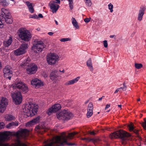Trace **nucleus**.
Instances as JSON below:
<instances>
[{"instance_id":"1","label":"nucleus","mask_w":146,"mask_h":146,"mask_svg":"<svg viewBox=\"0 0 146 146\" xmlns=\"http://www.w3.org/2000/svg\"><path fill=\"white\" fill-rule=\"evenodd\" d=\"M78 133L77 132H74L69 133L67 136L64 135L54 137L43 146H62L65 145L68 146L76 145L75 143H68L67 140L72 139Z\"/></svg>"},{"instance_id":"2","label":"nucleus","mask_w":146,"mask_h":146,"mask_svg":"<svg viewBox=\"0 0 146 146\" xmlns=\"http://www.w3.org/2000/svg\"><path fill=\"white\" fill-rule=\"evenodd\" d=\"M130 135L127 132L122 130H120L111 133L110 135L111 138H119L121 139L123 143L126 144L127 143L128 137Z\"/></svg>"},{"instance_id":"3","label":"nucleus","mask_w":146,"mask_h":146,"mask_svg":"<svg viewBox=\"0 0 146 146\" xmlns=\"http://www.w3.org/2000/svg\"><path fill=\"white\" fill-rule=\"evenodd\" d=\"M38 108V106L37 105L29 103V104L26 105L23 110L27 117H31L37 114Z\"/></svg>"},{"instance_id":"4","label":"nucleus","mask_w":146,"mask_h":146,"mask_svg":"<svg viewBox=\"0 0 146 146\" xmlns=\"http://www.w3.org/2000/svg\"><path fill=\"white\" fill-rule=\"evenodd\" d=\"M57 118L59 120L67 121L73 117V114L68 110H64L56 114Z\"/></svg>"},{"instance_id":"5","label":"nucleus","mask_w":146,"mask_h":146,"mask_svg":"<svg viewBox=\"0 0 146 146\" xmlns=\"http://www.w3.org/2000/svg\"><path fill=\"white\" fill-rule=\"evenodd\" d=\"M0 17L7 23L11 24L13 22L12 18L9 10L5 8H2Z\"/></svg>"},{"instance_id":"6","label":"nucleus","mask_w":146,"mask_h":146,"mask_svg":"<svg viewBox=\"0 0 146 146\" xmlns=\"http://www.w3.org/2000/svg\"><path fill=\"white\" fill-rule=\"evenodd\" d=\"M17 33L19 37L22 40L28 41L31 37L30 32L24 28H21L19 29Z\"/></svg>"},{"instance_id":"7","label":"nucleus","mask_w":146,"mask_h":146,"mask_svg":"<svg viewBox=\"0 0 146 146\" xmlns=\"http://www.w3.org/2000/svg\"><path fill=\"white\" fill-rule=\"evenodd\" d=\"M14 89H19L20 92L25 94L29 91V88L27 85L21 81H16L13 86Z\"/></svg>"},{"instance_id":"8","label":"nucleus","mask_w":146,"mask_h":146,"mask_svg":"<svg viewBox=\"0 0 146 146\" xmlns=\"http://www.w3.org/2000/svg\"><path fill=\"white\" fill-rule=\"evenodd\" d=\"M10 134V132L5 131L0 135V146H14V144L9 145L8 143H3V142L9 139Z\"/></svg>"},{"instance_id":"9","label":"nucleus","mask_w":146,"mask_h":146,"mask_svg":"<svg viewBox=\"0 0 146 146\" xmlns=\"http://www.w3.org/2000/svg\"><path fill=\"white\" fill-rule=\"evenodd\" d=\"M28 48L27 43L22 44L18 49L13 51V53L16 56H19L25 54L26 50Z\"/></svg>"},{"instance_id":"10","label":"nucleus","mask_w":146,"mask_h":146,"mask_svg":"<svg viewBox=\"0 0 146 146\" xmlns=\"http://www.w3.org/2000/svg\"><path fill=\"white\" fill-rule=\"evenodd\" d=\"M43 42L42 41H38L34 44L32 48V50L35 52L39 53L45 47Z\"/></svg>"},{"instance_id":"11","label":"nucleus","mask_w":146,"mask_h":146,"mask_svg":"<svg viewBox=\"0 0 146 146\" xmlns=\"http://www.w3.org/2000/svg\"><path fill=\"white\" fill-rule=\"evenodd\" d=\"M59 56L54 53H52L47 55L46 60L48 63L50 65L55 64L58 60Z\"/></svg>"},{"instance_id":"12","label":"nucleus","mask_w":146,"mask_h":146,"mask_svg":"<svg viewBox=\"0 0 146 146\" xmlns=\"http://www.w3.org/2000/svg\"><path fill=\"white\" fill-rule=\"evenodd\" d=\"M12 97L14 103L16 105L21 104L22 100L21 93L20 92H15L12 94Z\"/></svg>"},{"instance_id":"13","label":"nucleus","mask_w":146,"mask_h":146,"mask_svg":"<svg viewBox=\"0 0 146 146\" xmlns=\"http://www.w3.org/2000/svg\"><path fill=\"white\" fill-rule=\"evenodd\" d=\"M3 76L4 78L11 80L13 76V72L10 68L8 66H5L3 70Z\"/></svg>"},{"instance_id":"14","label":"nucleus","mask_w":146,"mask_h":146,"mask_svg":"<svg viewBox=\"0 0 146 146\" xmlns=\"http://www.w3.org/2000/svg\"><path fill=\"white\" fill-rule=\"evenodd\" d=\"M61 106L60 104H56L50 108L47 111V113L50 115L52 113H55L60 110L61 108Z\"/></svg>"},{"instance_id":"15","label":"nucleus","mask_w":146,"mask_h":146,"mask_svg":"<svg viewBox=\"0 0 146 146\" xmlns=\"http://www.w3.org/2000/svg\"><path fill=\"white\" fill-rule=\"evenodd\" d=\"M37 66L35 64H30L29 67L26 69L27 73L29 74H35L37 71Z\"/></svg>"},{"instance_id":"16","label":"nucleus","mask_w":146,"mask_h":146,"mask_svg":"<svg viewBox=\"0 0 146 146\" xmlns=\"http://www.w3.org/2000/svg\"><path fill=\"white\" fill-rule=\"evenodd\" d=\"M47 129L45 125L43 124H39L36 126L35 128V130L38 133L42 134L44 132L46 131Z\"/></svg>"},{"instance_id":"17","label":"nucleus","mask_w":146,"mask_h":146,"mask_svg":"<svg viewBox=\"0 0 146 146\" xmlns=\"http://www.w3.org/2000/svg\"><path fill=\"white\" fill-rule=\"evenodd\" d=\"M31 84L36 88L40 87L43 85L41 81L37 78H35L32 80L31 81Z\"/></svg>"},{"instance_id":"18","label":"nucleus","mask_w":146,"mask_h":146,"mask_svg":"<svg viewBox=\"0 0 146 146\" xmlns=\"http://www.w3.org/2000/svg\"><path fill=\"white\" fill-rule=\"evenodd\" d=\"M7 100L2 98L0 104V112L3 113L7 105Z\"/></svg>"},{"instance_id":"19","label":"nucleus","mask_w":146,"mask_h":146,"mask_svg":"<svg viewBox=\"0 0 146 146\" xmlns=\"http://www.w3.org/2000/svg\"><path fill=\"white\" fill-rule=\"evenodd\" d=\"M145 10V7L143 6L141 7L139 11L137 17V19L139 21H141L142 20L143 16L144 14Z\"/></svg>"},{"instance_id":"20","label":"nucleus","mask_w":146,"mask_h":146,"mask_svg":"<svg viewBox=\"0 0 146 146\" xmlns=\"http://www.w3.org/2000/svg\"><path fill=\"white\" fill-rule=\"evenodd\" d=\"M49 6L53 13H56L60 7L59 5L54 3H52V1L50 2Z\"/></svg>"},{"instance_id":"21","label":"nucleus","mask_w":146,"mask_h":146,"mask_svg":"<svg viewBox=\"0 0 146 146\" xmlns=\"http://www.w3.org/2000/svg\"><path fill=\"white\" fill-rule=\"evenodd\" d=\"M58 76L59 75L57 70H55L54 71H53L51 72L50 77V79L53 80L57 78Z\"/></svg>"},{"instance_id":"22","label":"nucleus","mask_w":146,"mask_h":146,"mask_svg":"<svg viewBox=\"0 0 146 146\" xmlns=\"http://www.w3.org/2000/svg\"><path fill=\"white\" fill-rule=\"evenodd\" d=\"M40 118V117L38 116L27 123V124L30 125H34L39 122Z\"/></svg>"},{"instance_id":"23","label":"nucleus","mask_w":146,"mask_h":146,"mask_svg":"<svg viewBox=\"0 0 146 146\" xmlns=\"http://www.w3.org/2000/svg\"><path fill=\"white\" fill-rule=\"evenodd\" d=\"M30 60V59L29 58H28L26 59H25L21 64V66L23 67L24 68L25 66L29 67V62Z\"/></svg>"},{"instance_id":"24","label":"nucleus","mask_w":146,"mask_h":146,"mask_svg":"<svg viewBox=\"0 0 146 146\" xmlns=\"http://www.w3.org/2000/svg\"><path fill=\"white\" fill-rule=\"evenodd\" d=\"M25 3L27 6L29 12L31 13H33L34 12V9L33 6V3H30L29 1L25 2Z\"/></svg>"},{"instance_id":"25","label":"nucleus","mask_w":146,"mask_h":146,"mask_svg":"<svg viewBox=\"0 0 146 146\" xmlns=\"http://www.w3.org/2000/svg\"><path fill=\"white\" fill-rule=\"evenodd\" d=\"M80 78V77L78 76L76 77L75 78L72 79V80L69 81L65 83L66 85H69L74 84V83L76 82L79 80Z\"/></svg>"},{"instance_id":"26","label":"nucleus","mask_w":146,"mask_h":146,"mask_svg":"<svg viewBox=\"0 0 146 146\" xmlns=\"http://www.w3.org/2000/svg\"><path fill=\"white\" fill-rule=\"evenodd\" d=\"M86 65L90 71L92 72L94 69L92 66V63L91 58H90L86 62Z\"/></svg>"},{"instance_id":"27","label":"nucleus","mask_w":146,"mask_h":146,"mask_svg":"<svg viewBox=\"0 0 146 146\" xmlns=\"http://www.w3.org/2000/svg\"><path fill=\"white\" fill-rule=\"evenodd\" d=\"M12 38L11 37H9V39L7 40L4 41L3 42V44L5 47H8L9 46L12 42Z\"/></svg>"},{"instance_id":"28","label":"nucleus","mask_w":146,"mask_h":146,"mask_svg":"<svg viewBox=\"0 0 146 146\" xmlns=\"http://www.w3.org/2000/svg\"><path fill=\"white\" fill-rule=\"evenodd\" d=\"M9 4L8 0H0V5L3 6H7Z\"/></svg>"},{"instance_id":"29","label":"nucleus","mask_w":146,"mask_h":146,"mask_svg":"<svg viewBox=\"0 0 146 146\" xmlns=\"http://www.w3.org/2000/svg\"><path fill=\"white\" fill-rule=\"evenodd\" d=\"M72 23L73 26L76 29H79V27L78 25V23L76 21L75 19L74 18L72 17Z\"/></svg>"},{"instance_id":"30","label":"nucleus","mask_w":146,"mask_h":146,"mask_svg":"<svg viewBox=\"0 0 146 146\" xmlns=\"http://www.w3.org/2000/svg\"><path fill=\"white\" fill-rule=\"evenodd\" d=\"M84 140H85L86 141V142H89L92 141L94 143L97 142V139H95L94 138H85L83 139Z\"/></svg>"},{"instance_id":"31","label":"nucleus","mask_w":146,"mask_h":146,"mask_svg":"<svg viewBox=\"0 0 146 146\" xmlns=\"http://www.w3.org/2000/svg\"><path fill=\"white\" fill-rule=\"evenodd\" d=\"M129 130L130 131H133L136 134H137L138 133L139 131L135 129V127H134L132 125H129Z\"/></svg>"},{"instance_id":"32","label":"nucleus","mask_w":146,"mask_h":146,"mask_svg":"<svg viewBox=\"0 0 146 146\" xmlns=\"http://www.w3.org/2000/svg\"><path fill=\"white\" fill-rule=\"evenodd\" d=\"M20 132L21 135L26 136L29 133V131L27 129H24L21 130L20 131Z\"/></svg>"},{"instance_id":"33","label":"nucleus","mask_w":146,"mask_h":146,"mask_svg":"<svg viewBox=\"0 0 146 146\" xmlns=\"http://www.w3.org/2000/svg\"><path fill=\"white\" fill-rule=\"evenodd\" d=\"M18 125V123H17L12 122L11 123H8L6 127L7 128L11 129V127L13 125L17 126Z\"/></svg>"},{"instance_id":"34","label":"nucleus","mask_w":146,"mask_h":146,"mask_svg":"<svg viewBox=\"0 0 146 146\" xmlns=\"http://www.w3.org/2000/svg\"><path fill=\"white\" fill-rule=\"evenodd\" d=\"M123 87H121L119 88H118L114 92V94H116L119 91L121 90V89H122L123 91L126 90L127 87L125 85V82H124L123 83Z\"/></svg>"},{"instance_id":"35","label":"nucleus","mask_w":146,"mask_h":146,"mask_svg":"<svg viewBox=\"0 0 146 146\" xmlns=\"http://www.w3.org/2000/svg\"><path fill=\"white\" fill-rule=\"evenodd\" d=\"M5 118L6 120L8 121L13 120L15 118L14 116L10 114L6 115L5 116Z\"/></svg>"},{"instance_id":"36","label":"nucleus","mask_w":146,"mask_h":146,"mask_svg":"<svg viewBox=\"0 0 146 146\" xmlns=\"http://www.w3.org/2000/svg\"><path fill=\"white\" fill-rule=\"evenodd\" d=\"M69 1V7L71 10H72L73 8V0H68Z\"/></svg>"},{"instance_id":"37","label":"nucleus","mask_w":146,"mask_h":146,"mask_svg":"<svg viewBox=\"0 0 146 146\" xmlns=\"http://www.w3.org/2000/svg\"><path fill=\"white\" fill-rule=\"evenodd\" d=\"M135 67L136 68L139 69L143 67V65L141 63H135Z\"/></svg>"},{"instance_id":"38","label":"nucleus","mask_w":146,"mask_h":146,"mask_svg":"<svg viewBox=\"0 0 146 146\" xmlns=\"http://www.w3.org/2000/svg\"><path fill=\"white\" fill-rule=\"evenodd\" d=\"M93 114V111H91L89 110H88V112L86 114V116L87 118L90 117Z\"/></svg>"},{"instance_id":"39","label":"nucleus","mask_w":146,"mask_h":146,"mask_svg":"<svg viewBox=\"0 0 146 146\" xmlns=\"http://www.w3.org/2000/svg\"><path fill=\"white\" fill-rule=\"evenodd\" d=\"M144 121L141 123V125L144 129L146 130V119L145 118L144 119Z\"/></svg>"},{"instance_id":"40","label":"nucleus","mask_w":146,"mask_h":146,"mask_svg":"<svg viewBox=\"0 0 146 146\" xmlns=\"http://www.w3.org/2000/svg\"><path fill=\"white\" fill-rule=\"evenodd\" d=\"M85 0V3L86 5L88 6H91L92 3V2L91 1V0Z\"/></svg>"},{"instance_id":"41","label":"nucleus","mask_w":146,"mask_h":146,"mask_svg":"<svg viewBox=\"0 0 146 146\" xmlns=\"http://www.w3.org/2000/svg\"><path fill=\"white\" fill-rule=\"evenodd\" d=\"M108 8L110 10L111 12H112L113 11V5L111 4V3H110L108 5Z\"/></svg>"},{"instance_id":"42","label":"nucleus","mask_w":146,"mask_h":146,"mask_svg":"<svg viewBox=\"0 0 146 146\" xmlns=\"http://www.w3.org/2000/svg\"><path fill=\"white\" fill-rule=\"evenodd\" d=\"M71 40L69 38H62L60 39V41L61 42H64L68 41H70Z\"/></svg>"},{"instance_id":"43","label":"nucleus","mask_w":146,"mask_h":146,"mask_svg":"<svg viewBox=\"0 0 146 146\" xmlns=\"http://www.w3.org/2000/svg\"><path fill=\"white\" fill-rule=\"evenodd\" d=\"M29 17L35 19H38V16L36 14L33 15H30Z\"/></svg>"},{"instance_id":"44","label":"nucleus","mask_w":146,"mask_h":146,"mask_svg":"<svg viewBox=\"0 0 146 146\" xmlns=\"http://www.w3.org/2000/svg\"><path fill=\"white\" fill-rule=\"evenodd\" d=\"M52 1V3H60V0H54L53 1Z\"/></svg>"},{"instance_id":"45","label":"nucleus","mask_w":146,"mask_h":146,"mask_svg":"<svg viewBox=\"0 0 146 146\" xmlns=\"http://www.w3.org/2000/svg\"><path fill=\"white\" fill-rule=\"evenodd\" d=\"M103 44L104 47L105 48H107L108 46V44L107 41L106 40H105L103 41Z\"/></svg>"},{"instance_id":"46","label":"nucleus","mask_w":146,"mask_h":146,"mask_svg":"<svg viewBox=\"0 0 146 146\" xmlns=\"http://www.w3.org/2000/svg\"><path fill=\"white\" fill-rule=\"evenodd\" d=\"M91 18H86L84 19V21L86 23H88L90 21Z\"/></svg>"},{"instance_id":"47","label":"nucleus","mask_w":146,"mask_h":146,"mask_svg":"<svg viewBox=\"0 0 146 146\" xmlns=\"http://www.w3.org/2000/svg\"><path fill=\"white\" fill-rule=\"evenodd\" d=\"M4 126V124L3 123H0V129H1L3 128Z\"/></svg>"},{"instance_id":"48","label":"nucleus","mask_w":146,"mask_h":146,"mask_svg":"<svg viewBox=\"0 0 146 146\" xmlns=\"http://www.w3.org/2000/svg\"><path fill=\"white\" fill-rule=\"evenodd\" d=\"M110 107V104H107L106 105L105 108V110H106L107 108H109Z\"/></svg>"},{"instance_id":"49","label":"nucleus","mask_w":146,"mask_h":146,"mask_svg":"<svg viewBox=\"0 0 146 146\" xmlns=\"http://www.w3.org/2000/svg\"><path fill=\"white\" fill-rule=\"evenodd\" d=\"M38 19L39 18H42L43 17V16L41 14H38Z\"/></svg>"},{"instance_id":"50","label":"nucleus","mask_w":146,"mask_h":146,"mask_svg":"<svg viewBox=\"0 0 146 146\" xmlns=\"http://www.w3.org/2000/svg\"><path fill=\"white\" fill-rule=\"evenodd\" d=\"M93 107H88V110H89L91 111H93Z\"/></svg>"},{"instance_id":"51","label":"nucleus","mask_w":146,"mask_h":146,"mask_svg":"<svg viewBox=\"0 0 146 146\" xmlns=\"http://www.w3.org/2000/svg\"><path fill=\"white\" fill-rule=\"evenodd\" d=\"M93 107V104L92 103H90L88 105V107Z\"/></svg>"},{"instance_id":"52","label":"nucleus","mask_w":146,"mask_h":146,"mask_svg":"<svg viewBox=\"0 0 146 146\" xmlns=\"http://www.w3.org/2000/svg\"><path fill=\"white\" fill-rule=\"evenodd\" d=\"M90 133L92 135H95L96 134V133L94 131L90 132Z\"/></svg>"},{"instance_id":"53","label":"nucleus","mask_w":146,"mask_h":146,"mask_svg":"<svg viewBox=\"0 0 146 146\" xmlns=\"http://www.w3.org/2000/svg\"><path fill=\"white\" fill-rule=\"evenodd\" d=\"M48 34L49 35H52L53 34V33L52 32H49Z\"/></svg>"},{"instance_id":"54","label":"nucleus","mask_w":146,"mask_h":146,"mask_svg":"<svg viewBox=\"0 0 146 146\" xmlns=\"http://www.w3.org/2000/svg\"><path fill=\"white\" fill-rule=\"evenodd\" d=\"M104 97L105 96H103L102 97L99 98L98 100L99 101L101 100L103 98H104Z\"/></svg>"},{"instance_id":"55","label":"nucleus","mask_w":146,"mask_h":146,"mask_svg":"<svg viewBox=\"0 0 146 146\" xmlns=\"http://www.w3.org/2000/svg\"><path fill=\"white\" fill-rule=\"evenodd\" d=\"M59 71L61 72H62V73H64V69H63L62 70H60Z\"/></svg>"},{"instance_id":"56","label":"nucleus","mask_w":146,"mask_h":146,"mask_svg":"<svg viewBox=\"0 0 146 146\" xmlns=\"http://www.w3.org/2000/svg\"><path fill=\"white\" fill-rule=\"evenodd\" d=\"M115 36L114 35H110V37L111 38H113Z\"/></svg>"},{"instance_id":"57","label":"nucleus","mask_w":146,"mask_h":146,"mask_svg":"<svg viewBox=\"0 0 146 146\" xmlns=\"http://www.w3.org/2000/svg\"><path fill=\"white\" fill-rule=\"evenodd\" d=\"M55 23L57 25H58V22H57V21H56V20H55Z\"/></svg>"},{"instance_id":"58","label":"nucleus","mask_w":146,"mask_h":146,"mask_svg":"<svg viewBox=\"0 0 146 146\" xmlns=\"http://www.w3.org/2000/svg\"><path fill=\"white\" fill-rule=\"evenodd\" d=\"M44 77H47V74L45 73L44 75Z\"/></svg>"},{"instance_id":"59","label":"nucleus","mask_w":146,"mask_h":146,"mask_svg":"<svg viewBox=\"0 0 146 146\" xmlns=\"http://www.w3.org/2000/svg\"><path fill=\"white\" fill-rule=\"evenodd\" d=\"M139 138L140 141H142V138L140 137H139Z\"/></svg>"},{"instance_id":"60","label":"nucleus","mask_w":146,"mask_h":146,"mask_svg":"<svg viewBox=\"0 0 146 146\" xmlns=\"http://www.w3.org/2000/svg\"><path fill=\"white\" fill-rule=\"evenodd\" d=\"M118 107H119V108H121V105H118Z\"/></svg>"},{"instance_id":"61","label":"nucleus","mask_w":146,"mask_h":146,"mask_svg":"<svg viewBox=\"0 0 146 146\" xmlns=\"http://www.w3.org/2000/svg\"><path fill=\"white\" fill-rule=\"evenodd\" d=\"M140 98H138V99H137V101H140Z\"/></svg>"},{"instance_id":"62","label":"nucleus","mask_w":146,"mask_h":146,"mask_svg":"<svg viewBox=\"0 0 146 146\" xmlns=\"http://www.w3.org/2000/svg\"><path fill=\"white\" fill-rule=\"evenodd\" d=\"M88 101H88V100H87V101H86V102H85V104H86L87 103H88Z\"/></svg>"},{"instance_id":"63","label":"nucleus","mask_w":146,"mask_h":146,"mask_svg":"<svg viewBox=\"0 0 146 146\" xmlns=\"http://www.w3.org/2000/svg\"><path fill=\"white\" fill-rule=\"evenodd\" d=\"M1 64L0 63V69L1 68Z\"/></svg>"},{"instance_id":"64","label":"nucleus","mask_w":146,"mask_h":146,"mask_svg":"<svg viewBox=\"0 0 146 146\" xmlns=\"http://www.w3.org/2000/svg\"><path fill=\"white\" fill-rule=\"evenodd\" d=\"M109 111H110V110H108V112H109Z\"/></svg>"}]
</instances>
